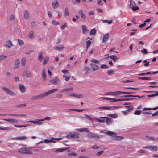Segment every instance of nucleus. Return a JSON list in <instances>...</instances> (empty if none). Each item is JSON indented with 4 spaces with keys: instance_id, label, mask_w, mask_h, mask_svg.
Listing matches in <instances>:
<instances>
[{
    "instance_id": "55",
    "label": "nucleus",
    "mask_w": 158,
    "mask_h": 158,
    "mask_svg": "<svg viewBox=\"0 0 158 158\" xmlns=\"http://www.w3.org/2000/svg\"><path fill=\"white\" fill-rule=\"evenodd\" d=\"M34 33L33 31H31L29 33V38L30 39H32L33 38L34 36H33Z\"/></svg>"
},
{
    "instance_id": "3",
    "label": "nucleus",
    "mask_w": 158,
    "mask_h": 158,
    "mask_svg": "<svg viewBox=\"0 0 158 158\" xmlns=\"http://www.w3.org/2000/svg\"><path fill=\"white\" fill-rule=\"evenodd\" d=\"M79 134L77 132H70L66 137L68 139L70 138H79Z\"/></svg>"
},
{
    "instance_id": "16",
    "label": "nucleus",
    "mask_w": 158,
    "mask_h": 158,
    "mask_svg": "<svg viewBox=\"0 0 158 158\" xmlns=\"http://www.w3.org/2000/svg\"><path fill=\"white\" fill-rule=\"evenodd\" d=\"M19 89L20 91L22 93L24 92L25 91V88L24 85L22 84H19Z\"/></svg>"
},
{
    "instance_id": "27",
    "label": "nucleus",
    "mask_w": 158,
    "mask_h": 158,
    "mask_svg": "<svg viewBox=\"0 0 158 158\" xmlns=\"http://www.w3.org/2000/svg\"><path fill=\"white\" fill-rule=\"evenodd\" d=\"M64 48V45H60L59 46L55 47V49L61 51Z\"/></svg>"
},
{
    "instance_id": "51",
    "label": "nucleus",
    "mask_w": 158,
    "mask_h": 158,
    "mask_svg": "<svg viewBox=\"0 0 158 158\" xmlns=\"http://www.w3.org/2000/svg\"><path fill=\"white\" fill-rule=\"evenodd\" d=\"M71 96H73L75 97L79 98L80 97V96H81L80 94H72Z\"/></svg>"
},
{
    "instance_id": "32",
    "label": "nucleus",
    "mask_w": 158,
    "mask_h": 158,
    "mask_svg": "<svg viewBox=\"0 0 158 158\" xmlns=\"http://www.w3.org/2000/svg\"><path fill=\"white\" fill-rule=\"evenodd\" d=\"M108 57H110L111 59H112L114 62L115 61V60L117 59V56L115 55H112L110 56H109L108 57H106V58H107Z\"/></svg>"
},
{
    "instance_id": "42",
    "label": "nucleus",
    "mask_w": 158,
    "mask_h": 158,
    "mask_svg": "<svg viewBox=\"0 0 158 158\" xmlns=\"http://www.w3.org/2000/svg\"><path fill=\"white\" fill-rule=\"evenodd\" d=\"M42 75L43 78L45 80H46V73H45V69H43V70H42Z\"/></svg>"
},
{
    "instance_id": "1",
    "label": "nucleus",
    "mask_w": 158,
    "mask_h": 158,
    "mask_svg": "<svg viewBox=\"0 0 158 158\" xmlns=\"http://www.w3.org/2000/svg\"><path fill=\"white\" fill-rule=\"evenodd\" d=\"M1 88L7 94L12 96L15 95V93L14 91L10 90V89L4 86H2Z\"/></svg>"
},
{
    "instance_id": "10",
    "label": "nucleus",
    "mask_w": 158,
    "mask_h": 158,
    "mask_svg": "<svg viewBox=\"0 0 158 158\" xmlns=\"http://www.w3.org/2000/svg\"><path fill=\"white\" fill-rule=\"evenodd\" d=\"M4 45L5 47L8 48H10L11 47L13 46V44L11 41L8 40L6 42Z\"/></svg>"
},
{
    "instance_id": "60",
    "label": "nucleus",
    "mask_w": 158,
    "mask_h": 158,
    "mask_svg": "<svg viewBox=\"0 0 158 158\" xmlns=\"http://www.w3.org/2000/svg\"><path fill=\"white\" fill-rule=\"evenodd\" d=\"M107 73L109 75H111L114 73V72L112 70H108L107 72Z\"/></svg>"
},
{
    "instance_id": "29",
    "label": "nucleus",
    "mask_w": 158,
    "mask_h": 158,
    "mask_svg": "<svg viewBox=\"0 0 158 158\" xmlns=\"http://www.w3.org/2000/svg\"><path fill=\"white\" fill-rule=\"evenodd\" d=\"M149 149L151 151H156L158 150V148L156 146H150Z\"/></svg>"
},
{
    "instance_id": "17",
    "label": "nucleus",
    "mask_w": 158,
    "mask_h": 158,
    "mask_svg": "<svg viewBox=\"0 0 158 158\" xmlns=\"http://www.w3.org/2000/svg\"><path fill=\"white\" fill-rule=\"evenodd\" d=\"M101 118H106V123L107 125H110V124L112 122V119L111 118L106 117H101Z\"/></svg>"
},
{
    "instance_id": "15",
    "label": "nucleus",
    "mask_w": 158,
    "mask_h": 158,
    "mask_svg": "<svg viewBox=\"0 0 158 158\" xmlns=\"http://www.w3.org/2000/svg\"><path fill=\"white\" fill-rule=\"evenodd\" d=\"M78 14L81 15V17L82 19H85L86 18V16L84 13L83 10L81 9L79 10L78 11Z\"/></svg>"
},
{
    "instance_id": "35",
    "label": "nucleus",
    "mask_w": 158,
    "mask_h": 158,
    "mask_svg": "<svg viewBox=\"0 0 158 158\" xmlns=\"http://www.w3.org/2000/svg\"><path fill=\"white\" fill-rule=\"evenodd\" d=\"M130 7L132 9V8L135 6V3L132 0H130Z\"/></svg>"
},
{
    "instance_id": "28",
    "label": "nucleus",
    "mask_w": 158,
    "mask_h": 158,
    "mask_svg": "<svg viewBox=\"0 0 158 158\" xmlns=\"http://www.w3.org/2000/svg\"><path fill=\"white\" fill-rule=\"evenodd\" d=\"M145 137L152 140L157 141L158 140V138L157 137H153L148 136L147 135L145 136Z\"/></svg>"
},
{
    "instance_id": "46",
    "label": "nucleus",
    "mask_w": 158,
    "mask_h": 158,
    "mask_svg": "<svg viewBox=\"0 0 158 158\" xmlns=\"http://www.w3.org/2000/svg\"><path fill=\"white\" fill-rule=\"evenodd\" d=\"M99 109H102L105 110H110V106H102L99 107L98 108Z\"/></svg>"
},
{
    "instance_id": "41",
    "label": "nucleus",
    "mask_w": 158,
    "mask_h": 158,
    "mask_svg": "<svg viewBox=\"0 0 158 158\" xmlns=\"http://www.w3.org/2000/svg\"><path fill=\"white\" fill-rule=\"evenodd\" d=\"M26 62V59L25 57H23L22 59L21 60V63L22 65L23 66H24Z\"/></svg>"
},
{
    "instance_id": "39",
    "label": "nucleus",
    "mask_w": 158,
    "mask_h": 158,
    "mask_svg": "<svg viewBox=\"0 0 158 158\" xmlns=\"http://www.w3.org/2000/svg\"><path fill=\"white\" fill-rule=\"evenodd\" d=\"M69 14L68 11V9L67 8H65L64 12V15L65 17H66L69 15Z\"/></svg>"
},
{
    "instance_id": "64",
    "label": "nucleus",
    "mask_w": 158,
    "mask_h": 158,
    "mask_svg": "<svg viewBox=\"0 0 158 158\" xmlns=\"http://www.w3.org/2000/svg\"><path fill=\"white\" fill-rule=\"evenodd\" d=\"M52 23L55 25H57L59 24V23H57L56 21L55 20H53L52 21Z\"/></svg>"
},
{
    "instance_id": "56",
    "label": "nucleus",
    "mask_w": 158,
    "mask_h": 158,
    "mask_svg": "<svg viewBox=\"0 0 158 158\" xmlns=\"http://www.w3.org/2000/svg\"><path fill=\"white\" fill-rule=\"evenodd\" d=\"M100 68L102 69H107L109 67L106 64H103L101 66Z\"/></svg>"
},
{
    "instance_id": "50",
    "label": "nucleus",
    "mask_w": 158,
    "mask_h": 158,
    "mask_svg": "<svg viewBox=\"0 0 158 158\" xmlns=\"http://www.w3.org/2000/svg\"><path fill=\"white\" fill-rule=\"evenodd\" d=\"M43 58V56L42 55V53H41L38 56V59L40 61H41L42 60Z\"/></svg>"
},
{
    "instance_id": "12",
    "label": "nucleus",
    "mask_w": 158,
    "mask_h": 158,
    "mask_svg": "<svg viewBox=\"0 0 158 158\" xmlns=\"http://www.w3.org/2000/svg\"><path fill=\"white\" fill-rule=\"evenodd\" d=\"M90 65L93 71H96L98 69V66L94 63H91Z\"/></svg>"
},
{
    "instance_id": "8",
    "label": "nucleus",
    "mask_w": 158,
    "mask_h": 158,
    "mask_svg": "<svg viewBox=\"0 0 158 158\" xmlns=\"http://www.w3.org/2000/svg\"><path fill=\"white\" fill-rule=\"evenodd\" d=\"M101 132L105 134H107L110 136H111L112 135H114L115 134V133L114 132L106 130H101Z\"/></svg>"
},
{
    "instance_id": "13",
    "label": "nucleus",
    "mask_w": 158,
    "mask_h": 158,
    "mask_svg": "<svg viewBox=\"0 0 158 158\" xmlns=\"http://www.w3.org/2000/svg\"><path fill=\"white\" fill-rule=\"evenodd\" d=\"M2 120L4 121H7L9 122H10L13 123H17L18 122V120H17L14 119H12V118H9V119H5L3 118Z\"/></svg>"
},
{
    "instance_id": "24",
    "label": "nucleus",
    "mask_w": 158,
    "mask_h": 158,
    "mask_svg": "<svg viewBox=\"0 0 158 158\" xmlns=\"http://www.w3.org/2000/svg\"><path fill=\"white\" fill-rule=\"evenodd\" d=\"M82 32L84 34H85L88 31L87 27L85 25H83L82 26Z\"/></svg>"
},
{
    "instance_id": "25",
    "label": "nucleus",
    "mask_w": 158,
    "mask_h": 158,
    "mask_svg": "<svg viewBox=\"0 0 158 158\" xmlns=\"http://www.w3.org/2000/svg\"><path fill=\"white\" fill-rule=\"evenodd\" d=\"M37 100L41 99L44 97L43 93L36 95Z\"/></svg>"
},
{
    "instance_id": "26",
    "label": "nucleus",
    "mask_w": 158,
    "mask_h": 158,
    "mask_svg": "<svg viewBox=\"0 0 158 158\" xmlns=\"http://www.w3.org/2000/svg\"><path fill=\"white\" fill-rule=\"evenodd\" d=\"M124 93H125V92H123V91H115L114 92V95L115 96H120V93H122L123 94H124Z\"/></svg>"
},
{
    "instance_id": "62",
    "label": "nucleus",
    "mask_w": 158,
    "mask_h": 158,
    "mask_svg": "<svg viewBox=\"0 0 158 158\" xmlns=\"http://www.w3.org/2000/svg\"><path fill=\"white\" fill-rule=\"evenodd\" d=\"M140 51L142 53H143V54H146L148 53L146 49L144 48L142 50H141Z\"/></svg>"
},
{
    "instance_id": "31",
    "label": "nucleus",
    "mask_w": 158,
    "mask_h": 158,
    "mask_svg": "<svg viewBox=\"0 0 158 158\" xmlns=\"http://www.w3.org/2000/svg\"><path fill=\"white\" fill-rule=\"evenodd\" d=\"M124 107L126 108H128V109L127 110H129L130 111L132 110L134 108V107L133 105H131L129 106H125Z\"/></svg>"
},
{
    "instance_id": "19",
    "label": "nucleus",
    "mask_w": 158,
    "mask_h": 158,
    "mask_svg": "<svg viewBox=\"0 0 158 158\" xmlns=\"http://www.w3.org/2000/svg\"><path fill=\"white\" fill-rule=\"evenodd\" d=\"M52 5L54 8H57L59 6L58 2L56 0L53 1L52 3Z\"/></svg>"
},
{
    "instance_id": "40",
    "label": "nucleus",
    "mask_w": 158,
    "mask_h": 158,
    "mask_svg": "<svg viewBox=\"0 0 158 158\" xmlns=\"http://www.w3.org/2000/svg\"><path fill=\"white\" fill-rule=\"evenodd\" d=\"M29 125L28 124H25L24 125H15L14 126L15 127H26L27 126H28Z\"/></svg>"
},
{
    "instance_id": "14",
    "label": "nucleus",
    "mask_w": 158,
    "mask_h": 158,
    "mask_svg": "<svg viewBox=\"0 0 158 158\" xmlns=\"http://www.w3.org/2000/svg\"><path fill=\"white\" fill-rule=\"evenodd\" d=\"M146 92H151V93H156L155 94H152L148 95H147L148 97H155L156 96H158V91L156 92L155 91H146Z\"/></svg>"
},
{
    "instance_id": "53",
    "label": "nucleus",
    "mask_w": 158,
    "mask_h": 158,
    "mask_svg": "<svg viewBox=\"0 0 158 158\" xmlns=\"http://www.w3.org/2000/svg\"><path fill=\"white\" fill-rule=\"evenodd\" d=\"M141 113V110H136L134 112V114L135 115H139Z\"/></svg>"
},
{
    "instance_id": "44",
    "label": "nucleus",
    "mask_w": 158,
    "mask_h": 158,
    "mask_svg": "<svg viewBox=\"0 0 158 158\" xmlns=\"http://www.w3.org/2000/svg\"><path fill=\"white\" fill-rule=\"evenodd\" d=\"M96 31L95 28L92 29L90 32V34L91 35H94L96 33Z\"/></svg>"
},
{
    "instance_id": "9",
    "label": "nucleus",
    "mask_w": 158,
    "mask_h": 158,
    "mask_svg": "<svg viewBox=\"0 0 158 158\" xmlns=\"http://www.w3.org/2000/svg\"><path fill=\"white\" fill-rule=\"evenodd\" d=\"M120 97H138V98H143L144 96L142 95L141 96L139 95H125L124 96H119Z\"/></svg>"
},
{
    "instance_id": "37",
    "label": "nucleus",
    "mask_w": 158,
    "mask_h": 158,
    "mask_svg": "<svg viewBox=\"0 0 158 158\" xmlns=\"http://www.w3.org/2000/svg\"><path fill=\"white\" fill-rule=\"evenodd\" d=\"M108 115L109 117L112 118H116L118 116L117 114H108Z\"/></svg>"
},
{
    "instance_id": "43",
    "label": "nucleus",
    "mask_w": 158,
    "mask_h": 158,
    "mask_svg": "<svg viewBox=\"0 0 158 158\" xmlns=\"http://www.w3.org/2000/svg\"><path fill=\"white\" fill-rule=\"evenodd\" d=\"M17 40L19 45H20V46H21L24 45V42L23 40H20L19 39H17Z\"/></svg>"
},
{
    "instance_id": "34",
    "label": "nucleus",
    "mask_w": 158,
    "mask_h": 158,
    "mask_svg": "<svg viewBox=\"0 0 158 158\" xmlns=\"http://www.w3.org/2000/svg\"><path fill=\"white\" fill-rule=\"evenodd\" d=\"M90 61L92 62H93L97 64H99V61L98 60L95 59L94 58H92L90 60Z\"/></svg>"
},
{
    "instance_id": "23",
    "label": "nucleus",
    "mask_w": 158,
    "mask_h": 158,
    "mask_svg": "<svg viewBox=\"0 0 158 158\" xmlns=\"http://www.w3.org/2000/svg\"><path fill=\"white\" fill-rule=\"evenodd\" d=\"M69 149V148H67V147L64 148H59V149H58L56 150L54 152H62L64 151H65L68 149Z\"/></svg>"
},
{
    "instance_id": "38",
    "label": "nucleus",
    "mask_w": 158,
    "mask_h": 158,
    "mask_svg": "<svg viewBox=\"0 0 158 158\" xmlns=\"http://www.w3.org/2000/svg\"><path fill=\"white\" fill-rule=\"evenodd\" d=\"M51 119V118L50 117H46L44 118L43 119H38V121H43L45 120H49Z\"/></svg>"
},
{
    "instance_id": "5",
    "label": "nucleus",
    "mask_w": 158,
    "mask_h": 158,
    "mask_svg": "<svg viewBox=\"0 0 158 158\" xmlns=\"http://www.w3.org/2000/svg\"><path fill=\"white\" fill-rule=\"evenodd\" d=\"M57 90L58 89H55L49 90L48 91L44 92L43 93L44 95V97H46L49 95L50 94H52L55 92L57 91Z\"/></svg>"
},
{
    "instance_id": "61",
    "label": "nucleus",
    "mask_w": 158,
    "mask_h": 158,
    "mask_svg": "<svg viewBox=\"0 0 158 158\" xmlns=\"http://www.w3.org/2000/svg\"><path fill=\"white\" fill-rule=\"evenodd\" d=\"M38 121V120H34V121H28V122H30V123H32L35 124H37Z\"/></svg>"
},
{
    "instance_id": "52",
    "label": "nucleus",
    "mask_w": 158,
    "mask_h": 158,
    "mask_svg": "<svg viewBox=\"0 0 158 158\" xmlns=\"http://www.w3.org/2000/svg\"><path fill=\"white\" fill-rule=\"evenodd\" d=\"M86 44L87 48L88 49V48L90 46L91 44V42L90 40H87L86 41Z\"/></svg>"
},
{
    "instance_id": "11",
    "label": "nucleus",
    "mask_w": 158,
    "mask_h": 158,
    "mask_svg": "<svg viewBox=\"0 0 158 158\" xmlns=\"http://www.w3.org/2000/svg\"><path fill=\"white\" fill-rule=\"evenodd\" d=\"M27 139L26 136H22L17 137H16L13 138V139L14 140H25Z\"/></svg>"
},
{
    "instance_id": "49",
    "label": "nucleus",
    "mask_w": 158,
    "mask_h": 158,
    "mask_svg": "<svg viewBox=\"0 0 158 158\" xmlns=\"http://www.w3.org/2000/svg\"><path fill=\"white\" fill-rule=\"evenodd\" d=\"M44 142L45 143H50V142L55 143L56 141L52 140V139H45L44 140Z\"/></svg>"
},
{
    "instance_id": "54",
    "label": "nucleus",
    "mask_w": 158,
    "mask_h": 158,
    "mask_svg": "<svg viewBox=\"0 0 158 158\" xmlns=\"http://www.w3.org/2000/svg\"><path fill=\"white\" fill-rule=\"evenodd\" d=\"M121 106H110V110H113L117 108H121Z\"/></svg>"
},
{
    "instance_id": "59",
    "label": "nucleus",
    "mask_w": 158,
    "mask_h": 158,
    "mask_svg": "<svg viewBox=\"0 0 158 158\" xmlns=\"http://www.w3.org/2000/svg\"><path fill=\"white\" fill-rule=\"evenodd\" d=\"M139 9V8L138 7L135 6L132 8V10L134 11H135L138 10Z\"/></svg>"
},
{
    "instance_id": "45",
    "label": "nucleus",
    "mask_w": 158,
    "mask_h": 158,
    "mask_svg": "<svg viewBox=\"0 0 158 158\" xmlns=\"http://www.w3.org/2000/svg\"><path fill=\"white\" fill-rule=\"evenodd\" d=\"M7 57V56H6L3 55L0 56V61L5 60Z\"/></svg>"
},
{
    "instance_id": "21",
    "label": "nucleus",
    "mask_w": 158,
    "mask_h": 158,
    "mask_svg": "<svg viewBox=\"0 0 158 158\" xmlns=\"http://www.w3.org/2000/svg\"><path fill=\"white\" fill-rule=\"evenodd\" d=\"M109 34L107 33L103 35V38L102 41V42H105L109 39Z\"/></svg>"
},
{
    "instance_id": "20",
    "label": "nucleus",
    "mask_w": 158,
    "mask_h": 158,
    "mask_svg": "<svg viewBox=\"0 0 158 158\" xmlns=\"http://www.w3.org/2000/svg\"><path fill=\"white\" fill-rule=\"evenodd\" d=\"M29 12L28 10H26L25 11L24 18L25 19H29Z\"/></svg>"
},
{
    "instance_id": "4",
    "label": "nucleus",
    "mask_w": 158,
    "mask_h": 158,
    "mask_svg": "<svg viewBox=\"0 0 158 158\" xmlns=\"http://www.w3.org/2000/svg\"><path fill=\"white\" fill-rule=\"evenodd\" d=\"M158 73V71L156 72H148L146 73H142L139 74L138 75L139 76H143L148 75H152L154 74H156Z\"/></svg>"
},
{
    "instance_id": "47",
    "label": "nucleus",
    "mask_w": 158,
    "mask_h": 158,
    "mask_svg": "<svg viewBox=\"0 0 158 158\" xmlns=\"http://www.w3.org/2000/svg\"><path fill=\"white\" fill-rule=\"evenodd\" d=\"M73 90V88H66L65 89L62 90L61 92H68L72 91Z\"/></svg>"
},
{
    "instance_id": "63",
    "label": "nucleus",
    "mask_w": 158,
    "mask_h": 158,
    "mask_svg": "<svg viewBox=\"0 0 158 158\" xmlns=\"http://www.w3.org/2000/svg\"><path fill=\"white\" fill-rule=\"evenodd\" d=\"M97 4L99 5H101L102 4V0H97Z\"/></svg>"
},
{
    "instance_id": "6",
    "label": "nucleus",
    "mask_w": 158,
    "mask_h": 158,
    "mask_svg": "<svg viewBox=\"0 0 158 158\" xmlns=\"http://www.w3.org/2000/svg\"><path fill=\"white\" fill-rule=\"evenodd\" d=\"M87 134V136L91 138L99 139L100 138V136L97 135L96 134L92 133H89Z\"/></svg>"
},
{
    "instance_id": "22",
    "label": "nucleus",
    "mask_w": 158,
    "mask_h": 158,
    "mask_svg": "<svg viewBox=\"0 0 158 158\" xmlns=\"http://www.w3.org/2000/svg\"><path fill=\"white\" fill-rule=\"evenodd\" d=\"M20 61L18 59H16L15 63L14 69H17L19 66Z\"/></svg>"
},
{
    "instance_id": "36",
    "label": "nucleus",
    "mask_w": 158,
    "mask_h": 158,
    "mask_svg": "<svg viewBox=\"0 0 158 158\" xmlns=\"http://www.w3.org/2000/svg\"><path fill=\"white\" fill-rule=\"evenodd\" d=\"M49 57L48 56L45 57L44 59L43 62V64L45 65L46 64L48 61Z\"/></svg>"
},
{
    "instance_id": "33",
    "label": "nucleus",
    "mask_w": 158,
    "mask_h": 158,
    "mask_svg": "<svg viewBox=\"0 0 158 158\" xmlns=\"http://www.w3.org/2000/svg\"><path fill=\"white\" fill-rule=\"evenodd\" d=\"M158 109V106L153 108H144L143 109V111H145L146 110H155Z\"/></svg>"
},
{
    "instance_id": "30",
    "label": "nucleus",
    "mask_w": 158,
    "mask_h": 158,
    "mask_svg": "<svg viewBox=\"0 0 158 158\" xmlns=\"http://www.w3.org/2000/svg\"><path fill=\"white\" fill-rule=\"evenodd\" d=\"M139 79L149 80H151V78L150 77H139L138 78Z\"/></svg>"
},
{
    "instance_id": "18",
    "label": "nucleus",
    "mask_w": 158,
    "mask_h": 158,
    "mask_svg": "<svg viewBox=\"0 0 158 158\" xmlns=\"http://www.w3.org/2000/svg\"><path fill=\"white\" fill-rule=\"evenodd\" d=\"M76 130L77 131H79L80 132H83L85 131L87 132H89V130L87 128L77 129H76Z\"/></svg>"
},
{
    "instance_id": "48",
    "label": "nucleus",
    "mask_w": 158,
    "mask_h": 158,
    "mask_svg": "<svg viewBox=\"0 0 158 158\" xmlns=\"http://www.w3.org/2000/svg\"><path fill=\"white\" fill-rule=\"evenodd\" d=\"M26 77L27 78L30 77L32 76V75L31 73L29 71L26 72Z\"/></svg>"
},
{
    "instance_id": "57",
    "label": "nucleus",
    "mask_w": 158,
    "mask_h": 158,
    "mask_svg": "<svg viewBox=\"0 0 158 158\" xmlns=\"http://www.w3.org/2000/svg\"><path fill=\"white\" fill-rule=\"evenodd\" d=\"M130 112V111H129V110H127L126 111H122V112L123 113L124 115H127Z\"/></svg>"
},
{
    "instance_id": "2",
    "label": "nucleus",
    "mask_w": 158,
    "mask_h": 158,
    "mask_svg": "<svg viewBox=\"0 0 158 158\" xmlns=\"http://www.w3.org/2000/svg\"><path fill=\"white\" fill-rule=\"evenodd\" d=\"M18 152L22 154H32L33 152L29 149L27 148L23 147L20 148Z\"/></svg>"
},
{
    "instance_id": "7",
    "label": "nucleus",
    "mask_w": 158,
    "mask_h": 158,
    "mask_svg": "<svg viewBox=\"0 0 158 158\" xmlns=\"http://www.w3.org/2000/svg\"><path fill=\"white\" fill-rule=\"evenodd\" d=\"M50 81L54 85H56L60 82V80L57 77H55L54 79H51Z\"/></svg>"
},
{
    "instance_id": "58",
    "label": "nucleus",
    "mask_w": 158,
    "mask_h": 158,
    "mask_svg": "<svg viewBox=\"0 0 158 158\" xmlns=\"http://www.w3.org/2000/svg\"><path fill=\"white\" fill-rule=\"evenodd\" d=\"M26 106V104H21L19 105H17L15 106V107H25Z\"/></svg>"
}]
</instances>
